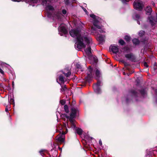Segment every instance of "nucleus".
I'll return each instance as SVG.
<instances>
[{
  "label": "nucleus",
  "mask_w": 157,
  "mask_h": 157,
  "mask_svg": "<svg viewBox=\"0 0 157 157\" xmlns=\"http://www.w3.org/2000/svg\"><path fill=\"white\" fill-rule=\"evenodd\" d=\"M71 36L76 38V42L75 44V48L78 51L86 47L85 52L88 56H90L91 53L90 45L92 43L91 38L88 36L89 33L84 30L78 29H71L70 31Z\"/></svg>",
  "instance_id": "nucleus-1"
},
{
  "label": "nucleus",
  "mask_w": 157,
  "mask_h": 157,
  "mask_svg": "<svg viewBox=\"0 0 157 157\" xmlns=\"http://www.w3.org/2000/svg\"><path fill=\"white\" fill-rule=\"evenodd\" d=\"M90 16L93 18V24L94 26L91 27V32L93 33L96 34L98 40L100 43H102L104 41L105 36L100 35L99 33H104L105 32L103 27L101 25L102 20L100 18L93 14H90Z\"/></svg>",
  "instance_id": "nucleus-2"
},
{
  "label": "nucleus",
  "mask_w": 157,
  "mask_h": 157,
  "mask_svg": "<svg viewBox=\"0 0 157 157\" xmlns=\"http://www.w3.org/2000/svg\"><path fill=\"white\" fill-rule=\"evenodd\" d=\"M51 1H42V4L43 6L45 7L46 10H49L47 13V16L49 18L53 19V20L58 19H61V13L59 12H56L52 14L51 13L50 11L53 13L54 8L51 6Z\"/></svg>",
  "instance_id": "nucleus-3"
},
{
  "label": "nucleus",
  "mask_w": 157,
  "mask_h": 157,
  "mask_svg": "<svg viewBox=\"0 0 157 157\" xmlns=\"http://www.w3.org/2000/svg\"><path fill=\"white\" fill-rule=\"evenodd\" d=\"M109 48L113 53L116 54L119 57L123 56L124 54L128 53L131 51L129 47L128 46H125L121 50H119L118 46L115 45H111Z\"/></svg>",
  "instance_id": "nucleus-4"
},
{
  "label": "nucleus",
  "mask_w": 157,
  "mask_h": 157,
  "mask_svg": "<svg viewBox=\"0 0 157 157\" xmlns=\"http://www.w3.org/2000/svg\"><path fill=\"white\" fill-rule=\"evenodd\" d=\"M88 71L87 73V80H88V78L90 79L92 78L94 76V73L95 75V78L98 80L101 77V73L100 71L97 68H95L93 72V69L90 67L88 68Z\"/></svg>",
  "instance_id": "nucleus-5"
},
{
  "label": "nucleus",
  "mask_w": 157,
  "mask_h": 157,
  "mask_svg": "<svg viewBox=\"0 0 157 157\" xmlns=\"http://www.w3.org/2000/svg\"><path fill=\"white\" fill-rule=\"evenodd\" d=\"M77 112V109H76L74 107L72 108L71 109V112L70 116L67 117L70 121L71 124V127L74 128L75 129L76 128V127L73 118L75 117Z\"/></svg>",
  "instance_id": "nucleus-6"
},
{
  "label": "nucleus",
  "mask_w": 157,
  "mask_h": 157,
  "mask_svg": "<svg viewBox=\"0 0 157 157\" xmlns=\"http://www.w3.org/2000/svg\"><path fill=\"white\" fill-rule=\"evenodd\" d=\"M134 8L136 10H140L144 6L141 1H135L133 3Z\"/></svg>",
  "instance_id": "nucleus-7"
},
{
  "label": "nucleus",
  "mask_w": 157,
  "mask_h": 157,
  "mask_svg": "<svg viewBox=\"0 0 157 157\" xmlns=\"http://www.w3.org/2000/svg\"><path fill=\"white\" fill-rule=\"evenodd\" d=\"M102 85V83L100 81L98 80L97 83L94 85L93 86V88L94 92L97 94L101 93V91L100 88L99 86Z\"/></svg>",
  "instance_id": "nucleus-8"
},
{
  "label": "nucleus",
  "mask_w": 157,
  "mask_h": 157,
  "mask_svg": "<svg viewBox=\"0 0 157 157\" xmlns=\"http://www.w3.org/2000/svg\"><path fill=\"white\" fill-rule=\"evenodd\" d=\"M130 48L131 51L128 53L124 54V55L125 57L128 60H130L132 61H133L135 60L136 57L132 53H128L132 51L131 48Z\"/></svg>",
  "instance_id": "nucleus-9"
},
{
  "label": "nucleus",
  "mask_w": 157,
  "mask_h": 157,
  "mask_svg": "<svg viewBox=\"0 0 157 157\" xmlns=\"http://www.w3.org/2000/svg\"><path fill=\"white\" fill-rule=\"evenodd\" d=\"M67 132V129L66 128L65 132L62 131V133L61 135H58L57 137L56 140L60 143L63 142L64 140V135Z\"/></svg>",
  "instance_id": "nucleus-10"
},
{
  "label": "nucleus",
  "mask_w": 157,
  "mask_h": 157,
  "mask_svg": "<svg viewBox=\"0 0 157 157\" xmlns=\"http://www.w3.org/2000/svg\"><path fill=\"white\" fill-rule=\"evenodd\" d=\"M59 34L61 36H62L63 34H66L67 33V31L64 25L61 24L59 26Z\"/></svg>",
  "instance_id": "nucleus-11"
},
{
  "label": "nucleus",
  "mask_w": 157,
  "mask_h": 157,
  "mask_svg": "<svg viewBox=\"0 0 157 157\" xmlns=\"http://www.w3.org/2000/svg\"><path fill=\"white\" fill-rule=\"evenodd\" d=\"M133 18L135 20L137 21V23L139 25H140V21H141V18L139 15L138 14L135 13L132 16Z\"/></svg>",
  "instance_id": "nucleus-12"
},
{
  "label": "nucleus",
  "mask_w": 157,
  "mask_h": 157,
  "mask_svg": "<svg viewBox=\"0 0 157 157\" xmlns=\"http://www.w3.org/2000/svg\"><path fill=\"white\" fill-rule=\"evenodd\" d=\"M27 3H28L30 6H36L35 4L37 3L38 1H25Z\"/></svg>",
  "instance_id": "nucleus-13"
},
{
  "label": "nucleus",
  "mask_w": 157,
  "mask_h": 157,
  "mask_svg": "<svg viewBox=\"0 0 157 157\" xmlns=\"http://www.w3.org/2000/svg\"><path fill=\"white\" fill-rule=\"evenodd\" d=\"M146 13L148 14H150L151 12L152 9L150 6H147L145 9Z\"/></svg>",
  "instance_id": "nucleus-14"
},
{
  "label": "nucleus",
  "mask_w": 157,
  "mask_h": 157,
  "mask_svg": "<svg viewBox=\"0 0 157 157\" xmlns=\"http://www.w3.org/2000/svg\"><path fill=\"white\" fill-rule=\"evenodd\" d=\"M0 65L2 67H6L8 68V69H10L11 67L9 65L7 64L6 63H5L2 62L0 61Z\"/></svg>",
  "instance_id": "nucleus-15"
},
{
  "label": "nucleus",
  "mask_w": 157,
  "mask_h": 157,
  "mask_svg": "<svg viewBox=\"0 0 157 157\" xmlns=\"http://www.w3.org/2000/svg\"><path fill=\"white\" fill-rule=\"evenodd\" d=\"M64 77L62 75H60L59 77V81L60 83L58 81V80L57 79V81L58 82L59 84H60L61 83H64Z\"/></svg>",
  "instance_id": "nucleus-16"
},
{
  "label": "nucleus",
  "mask_w": 157,
  "mask_h": 157,
  "mask_svg": "<svg viewBox=\"0 0 157 157\" xmlns=\"http://www.w3.org/2000/svg\"><path fill=\"white\" fill-rule=\"evenodd\" d=\"M8 101L10 104L13 103L14 105V100L13 97H12L11 96L9 97Z\"/></svg>",
  "instance_id": "nucleus-17"
},
{
  "label": "nucleus",
  "mask_w": 157,
  "mask_h": 157,
  "mask_svg": "<svg viewBox=\"0 0 157 157\" xmlns=\"http://www.w3.org/2000/svg\"><path fill=\"white\" fill-rule=\"evenodd\" d=\"M132 42L134 44L138 45L140 43V41L137 39L134 38L132 40Z\"/></svg>",
  "instance_id": "nucleus-18"
},
{
  "label": "nucleus",
  "mask_w": 157,
  "mask_h": 157,
  "mask_svg": "<svg viewBox=\"0 0 157 157\" xmlns=\"http://www.w3.org/2000/svg\"><path fill=\"white\" fill-rule=\"evenodd\" d=\"M75 130L77 133L79 135L82 134V129L79 128H76Z\"/></svg>",
  "instance_id": "nucleus-19"
},
{
  "label": "nucleus",
  "mask_w": 157,
  "mask_h": 157,
  "mask_svg": "<svg viewBox=\"0 0 157 157\" xmlns=\"http://www.w3.org/2000/svg\"><path fill=\"white\" fill-rule=\"evenodd\" d=\"M66 72H67L66 73H65V71L64 72H63V73L67 77H68L71 75V72L68 70H67Z\"/></svg>",
  "instance_id": "nucleus-20"
},
{
  "label": "nucleus",
  "mask_w": 157,
  "mask_h": 157,
  "mask_svg": "<svg viewBox=\"0 0 157 157\" xmlns=\"http://www.w3.org/2000/svg\"><path fill=\"white\" fill-rule=\"evenodd\" d=\"M67 90V88L66 85H64L63 86H61V88L60 89V92L61 93L64 92Z\"/></svg>",
  "instance_id": "nucleus-21"
},
{
  "label": "nucleus",
  "mask_w": 157,
  "mask_h": 157,
  "mask_svg": "<svg viewBox=\"0 0 157 157\" xmlns=\"http://www.w3.org/2000/svg\"><path fill=\"white\" fill-rule=\"evenodd\" d=\"M145 33V32L144 31L141 30L139 32V35L140 36H143Z\"/></svg>",
  "instance_id": "nucleus-22"
},
{
  "label": "nucleus",
  "mask_w": 157,
  "mask_h": 157,
  "mask_svg": "<svg viewBox=\"0 0 157 157\" xmlns=\"http://www.w3.org/2000/svg\"><path fill=\"white\" fill-rule=\"evenodd\" d=\"M64 109L65 112L68 113L69 112V109L68 106L67 105H65L64 107Z\"/></svg>",
  "instance_id": "nucleus-23"
},
{
  "label": "nucleus",
  "mask_w": 157,
  "mask_h": 157,
  "mask_svg": "<svg viewBox=\"0 0 157 157\" xmlns=\"http://www.w3.org/2000/svg\"><path fill=\"white\" fill-rule=\"evenodd\" d=\"M124 39L127 41H129L130 40V37L128 36H125L124 37Z\"/></svg>",
  "instance_id": "nucleus-24"
},
{
  "label": "nucleus",
  "mask_w": 157,
  "mask_h": 157,
  "mask_svg": "<svg viewBox=\"0 0 157 157\" xmlns=\"http://www.w3.org/2000/svg\"><path fill=\"white\" fill-rule=\"evenodd\" d=\"M140 93L143 95H145L146 94L145 89H143L140 91Z\"/></svg>",
  "instance_id": "nucleus-25"
},
{
  "label": "nucleus",
  "mask_w": 157,
  "mask_h": 157,
  "mask_svg": "<svg viewBox=\"0 0 157 157\" xmlns=\"http://www.w3.org/2000/svg\"><path fill=\"white\" fill-rule=\"evenodd\" d=\"M76 66L77 67V68L80 69V70L81 71H83V70L81 66L78 63H77L76 64Z\"/></svg>",
  "instance_id": "nucleus-26"
},
{
  "label": "nucleus",
  "mask_w": 157,
  "mask_h": 157,
  "mask_svg": "<svg viewBox=\"0 0 157 157\" xmlns=\"http://www.w3.org/2000/svg\"><path fill=\"white\" fill-rule=\"evenodd\" d=\"M130 94L132 96H135L136 95V93L134 90H132L130 92Z\"/></svg>",
  "instance_id": "nucleus-27"
},
{
  "label": "nucleus",
  "mask_w": 157,
  "mask_h": 157,
  "mask_svg": "<svg viewBox=\"0 0 157 157\" xmlns=\"http://www.w3.org/2000/svg\"><path fill=\"white\" fill-rule=\"evenodd\" d=\"M119 43L122 45H123L125 44L124 41L123 40L121 39L119 40Z\"/></svg>",
  "instance_id": "nucleus-28"
},
{
  "label": "nucleus",
  "mask_w": 157,
  "mask_h": 157,
  "mask_svg": "<svg viewBox=\"0 0 157 157\" xmlns=\"http://www.w3.org/2000/svg\"><path fill=\"white\" fill-rule=\"evenodd\" d=\"M81 7L82 8L83 10L86 13L87 15H88V12H87L86 9L85 8H83L82 6H81Z\"/></svg>",
  "instance_id": "nucleus-29"
},
{
  "label": "nucleus",
  "mask_w": 157,
  "mask_h": 157,
  "mask_svg": "<svg viewBox=\"0 0 157 157\" xmlns=\"http://www.w3.org/2000/svg\"><path fill=\"white\" fill-rule=\"evenodd\" d=\"M60 103L62 105H63L65 104V101L64 100H61L60 101Z\"/></svg>",
  "instance_id": "nucleus-30"
},
{
  "label": "nucleus",
  "mask_w": 157,
  "mask_h": 157,
  "mask_svg": "<svg viewBox=\"0 0 157 157\" xmlns=\"http://www.w3.org/2000/svg\"><path fill=\"white\" fill-rule=\"evenodd\" d=\"M144 66L145 67H148V65L147 64V63L146 62H145L144 63Z\"/></svg>",
  "instance_id": "nucleus-31"
},
{
  "label": "nucleus",
  "mask_w": 157,
  "mask_h": 157,
  "mask_svg": "<svg viewBox=\"0 0 157 157\" xmlns=\"http://www.w3.org/2000/svg\"><path fill=\"white\" fill-rule=\"evenodd\" d=\"M91 58H94V62H97V57H93L92 56V57H91Z\"/></svg>",
  "instance_id": "nucleus-32"
},
{
  "label": "nucleus",
  "mask_w": 157,
  "mask_h": 157,
  "mask_svg": "<svg viewBox=\"0 0 157 157\" xmlns=\"http://www.w3.org/2000/svg\"><path fill=\"white\" fill-rule=\"evenodd\" d=\"M62 12L63 14H65L67 13V11L65 10H63Z\"/></svg>",
  "instance_id": "nucleus-33"
},
{
  "label": "nucleus",
  "mask_w": 157,
  "mask_h": 157,
  "mask_svg": "<svg viewBox=\"0 0 157 157\" xmlns=\"http://www.w3.org/2000/svg\"><path fill=\"white\" fill-rule=\"evenodd\" d=\"M122 1V3L123 4H126L129 1Z\"/></svg>",
  "instance_id": "nucleus-34"
},
{
  "label": "nucleus",
  "mask_w": 157,
  "mask_h": 157,
  "mask_svg": "<svg viewBox=\"0 0 157 157\" xmlns=\"http://www.w3.org/2000/svg\"><path fill=\"white\" fill-rule=\"evenodd\" d=\"M0 73H1L2 75L4 74V72L2 70V69L1 68H0Z\"/></svg>",
  "instance_id": "nucleus-35"
},
{
  "label": "nucleus",
  "mask_w": 157,
  "mask_h": 157,
  "mask_svg": "<svg viewBox=\"0 0 157 157\" xmlns=\"http://www.w3.org/2000/svg\"><path fill=\"white\" fill-rule=\"evenodd\" d=\"M44 150H41L40 151V154H41V155L42 156H43V155H42V154L41 153L42 152H44Z\"/></svg>",
  "instance_id": "nucleus-36"
},
{
  "label": "nucleus",
  "mask_w": 157,
  "mask_h": 157,
  "mask_svg": "<svg viewBox=\"0 0 157 157\" xmlns=\"http://www.w3.org/2000/svg\"><path fill=\"white\" fill-rule=\"evenodd\" d=\"M99 144L101 145V146L102 145V141L101 140H100L99 141Z\"/></svg>",
  "instance_id": "nucleus-37"
},
{
  "label": "nucleus",
  "mask_w": 157,
  "mask_h": 157,
  "mask_svg": "<svg viewBox=\"0 0 157 157\" xmlns=\"http://www.w3.org/2000/svg\"><path fill=\"white\" fill-rule=\"evenodd\" d=\"M67 125V126L68 127H68V124L67 123V124L66 123L64 124V126L65 127V128H66Z\"/></svg>",
  "instance_id": "nucleus-38"
},
{
  "label": "nucleus",
  "mask_w": 157,
  "mask_h": 157,
  "mask_svg": "<svg viewBox=\"0 0 157 157\" xmlns=\"http://www.w3.org/2000/svg\"><path fill=\"white\" fill-rule=\"evenodd\" d=\"M8 108H7V107L6 106L5 109V111L6 112H7L8 111Z\"/></svg>",
  "instance_id": "nucleus-39"
},
{
  "label": "nucleus",
  "mask_w": 157,
  "mask_h": 157,
  "mask_svg": "<svg viewBox=\"0 0 157 157\" xmlns=\"http://www.w3.org/2000/svg\"><path fill=\"white\" fill-rule=\"evenodd\" d=\"M152 3V4L154 6H155V4L154 3V2H152L151 3Z\"/></svg>",
  "instance_id": "nucleus-40"
},
{
  "label": "nucleus",
  "mask_w": 157,
  "mask_h": 157,
  "mask_svg": "<svg viewBox=\"0 0 157 157\" xmlns=\"http://www.w3.org/2000/svg\"><path fill=\"white\" fill-rule=\"evenodd\" d=\"M155 94L156 95H157V89L155 90Z\"/></svg>",
  "instance_id": "nucleus-41"
},
{
  "label": "nucleus",
  "mask_w": 157,
  "mask_h": 157,
  "mask_svg": "<svg viewBox=\"0 0 157 157\" xmlns=\"http://www.w3.org/2000/svg\"><path fill=\"white\" fill-rule=\"evenodd\" d=\"M12 85L13 86V87L14 85V82H12Z\"/></svg>",
  "instance_id": "nucleus-42"
},
{
  "label": "nucleus",
  "mask_w": 157,
  "mask_h": 157,
  "mask_svg": "<svg viewBox=\"0 0 157 157\" xmlns=\"http://www.w3.org/2000/svg\"><path fill=\"white\" fill-rule=\"evenodd\" d=\"M15 1V2H19L21 1H16V0H15V1Z\"/></svg>",
  "instance_id": "nucleus-43"
},
{
  "label": "nucleus",
  "mask_w": 157,
  "mask_h": 157,
  "mask_svg": "<svg viewBox=\"0 0 157 157\" xmlns=\"http://www.w3.org/2000/svg\"><path fill=\"white\" fill-rule=\"evenodd\" d=\"M123 75H125V72H123Z\"/></svg>",
  "instance_id": "nucleus-44"
},
{
  "label": "nucleus",
  "mask_w": 157,
  "mask_h": 157,
  "mask_svg": "<svg viewBox=\"0 0 157 157\" xmlns=\"http://www.w3.org/2000/svg\"><path fill=\"white\" fill-rule=\"evenodd\" d=\"M7 114L8 115H10V113H8V114Z\"/></svg>",
  "instance_id": "nucleus-45"
},
{
  "label": "nucleus",
  "mask_w": 157,
  "mask_h": 157,
  "mask_svg": "<svg viewBox=\"0 0 157 157\" xmlns=\"http://www.w3.org/2000/svg\"><path fill=\"white\" fill-rule=\"evenodd\" d=\"M67 1V0L66 1V2H65V3H66L67 2V1Z\"/></svg>",
  "instance_id": "nucleus-46"
},
{
  "label": "nucleus",
  "mask_w": 157,
  "mask_h": 157,
  "mask_svg": "<svg viewBox=\"0 0 157 157\" xmlns=\"http://www.w3.org/2000/svg\"><path fill=\"white\" fill-rule=\"evenodd\" d=\"M84 5H86V4H84Z\"/></svg>",
  "instance_id": "nucleus-47"
},
{
  "label": "nucleus",
  "mask_w": 157,
  "mask_h": 157,
  "mask_svg": "<svg viewBox=\"0 0 157 157\" xmlns=\"http://www.w3.org/2000/svg\"><path fill=\"white\" fill-rule=\"evenodd\" d=\"M93 138H92V137H91V139H93Z\"/></svg>",
  "instance_id": "nucleus-48"
}]
</instances>
